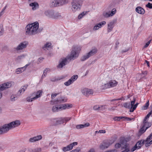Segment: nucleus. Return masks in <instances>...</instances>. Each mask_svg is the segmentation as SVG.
I'll return each instance as SVG.
<instances>
[{"label":"nucleus","instance_id":"nucleus-1","mask_svg":"<svg viewBox=\"0 0 152 152\" xmlns=\"http://www.w3.org/2000/svg\"><path fill=\"white\" fill-rule=\"evenodd\" d=\"M39 26V23L37 22L27 25L26 27V34L31 35L36 34Z\"/></svg>","mask_w":152,"mask_h":152},{"label":"nucleus","instance_id":"nucleus-2","mask_svg":"<svg viewBox=\"0 0 152 152\" xmlns=\"http://www.w3.org/2000/svg\"><path fill=\"white\" fill-rule=\"evenodd\" d=\"M20 124V121L16 120L8 124H6L1 127V128L3 134H4L7 132L11 128L18 126Z\"/></svg>","mask_w":152,"mask_h":152},{"label":"nucleus","instance_id":"nucleus-3","mask_svg":"<svg viewBox=\"0 0 152 152\" xmlns=\"http://www.w3.org/2000/svg\"><path fill=\"white\" fill-rule=\"evenodd\" d=\"M81 50L80 47L75 46L73 47L70 55H68L67 57L69 61L74 60L79 55V53Z\"/></svg>","mask_w":152,"mask_h":152},{"label":"nucleus","instance_id":"nucleus-4","mask_svg":"<svg viewBox=\"0 0 152 152\" xmlns=\"http://www.w3.org/2000/svg\"><path fill=\"white\" fill-rule=\"evenodd\" d=\"M45 14L48 17L53 19H57L61 17L60 13L52 10L45 11Z\"/></svg>","mask_w":152,"mask_h":152},{"label":"nucleus","instance_id":"nucleus-5","mask_svg":"<svg viewBox=\"0 0 152 152\" xmlns=\"http://www.w3.org/2000/svg\"><path fill=\"white\" fill-rule=\"evenodd\" d=\"M118 82L115 80H111L107 83L104 84L101 86V89L103 90H105L107 88H110L111 87L116 86Z\"/></svg>","mask_w":152,"mask_h":152},{"label":"nucleus","instance_id":"nucleus-6","mask_svg":"<svg viewBox=\"0 0 152 152\" xmlns=\"http://www.w3.org/2000/svg\"><path fill=\"white\" fill-rule=\"evenodd\" d=\"M151 126V122L143 120V124L142 125V127L139 131V133L142 134L145 132L146 130Z\"/></svg>","mask_w":152,"mask_h":152},{"label":"nucleus","instance_id":"nucleus-7","mask_svg":"<svg viewBox=\"0 0 152 152\" xmlns=\"http://www.w3.org/2000/svg\"><path fill=\"white\" fill-rule=\"evenodd\" d=\"M80 0H74L72 3V9L73 12L80 10L81 5Z\"/></svg>","mask_w":152,"mask_h":152},{"label":"nucleus","instance_id":"nucleus-8","mask_svg":"<svg viewBox=\"0 0 152 152\" xmlns=\"http://www.w3.org/2000/svg\"><path fill=\"white\" fill-rule=\"evenodd\" d=\"M97 50L96 49H94L91 50L86 55L83 56L81 58V61H84L88 59L90 56H93L97 52Z\"/></svg>","mask_w":152,"mask_h":152},{"label":"nucleus","instance_id":"nucleus-9","mask_svg":"<svg viewBox=\"0 0 152 152\" xmlns=\"http://www.w3.org/2000/svg\"><path fill=\"white\" fill-rule=\"evenodd\" d=\"M71 119V117H68L64 118H61L57 120L55 119V120L56 122V125L63 124L64 123H66L67 122L69 121Z\"/></svg>","mask_w":152,"mask_h":152},{"label":"nucleus","instance_id":"nucleus-10","mask_svg":"<svg viewBox=\"0 0 152 152\" xmlns=\"http://www.w3.org/2000/svg\"><path fill=\"white\" fill-rule=\"evenodd\" d=\"M13 83L12 82H9L2 84L0 85V91L10 88L12 86V83Z\"/></svg>","mask_w":152,"mask_h":152},{"label":"nucleus","instance_id":"nucleus-11","mask_svg":"<svg viewBox=\"0 0 152 152\" xmlns=\"http://www.w3.org/2000/svg\"><path fill=\"white\" fill-rule=\"evenodd\" d=\"M68 58L66 57L65 58H62L59 61V64L57 66L58 68H62L67 63Z\"/></svg>","mask_w":152,"mask_h":152},{"label":"nucleus","instance_id":"nucleus-12","mask_svg":"<svg viewBox=\"0 0 152 152\" xmlns=\"http://www.w3.org/2000/svg\"><path fill=\"white\" fill-rule=\"evenodd\" d=\"M28 44V43L27 41L23 42L20 43L15 49L17 51L22 50L26 48Z\"/></svg>","mask_w":152,"mask_h":152},{"label":"nucleus","instance_id":"nucleus-13","mask_svg":"<svg viewBox=\"0 0 152 152\" xmlns=\"http://www.w3.org/2000/svg\"><path fill=\"white\" fill-rule=\"evenodd\" d=\"M77 142H73L67 146L63 147L62 148V150L64 152L70 150L73 148V147L77 145Z\"/></svg>","mask_w":152,"mask_h":152},{"label":"nucleus","instance_id":"nucleus-14","mask_svg":"<svg viewBox=\"0 0 152 152\" xmlns=\"http://www.w3.org/2000/svg\"><path fill=\"white\" fill-rule=\"evenodd\" d=\"M135 98L134 97L133 100L131 101V104L129 102H125L123 104V106L124 107L130 109V110L132 109V107L135 103Z\"/></svg>","mask_w":152,"mask_h":152},{"label":"nucleus","instance_id":"nucleus-15","mask_svg":"<svg viewBox=\"0 0 152 152\" xmlns=\"http://www.w3.org/2000/svg\"><path fill=\"white\" fill-rule=\"evenodd\" d=\"M82 93L86 96L92 94H93V91L91 89H89L88 88H84L82 90Z\"/></svg>","mask_w":152,"mask_h":152},{"label":"nucleus","instance_id":"nucleus-16","mask_svg":"<svg viewBox=\"0 0 152 152\" xmlns=\"http://www.w3.org/2000/svg\"><path fill=\"white\" fill-rule=\"evenodd\" d=\"M115 22L114 20H112L110 22L107 24V32L109 33L113 30V29L114 26Z\"/></svg>","mask_w":152,"mask_h":152},{"label":"nucleus","instance_id":"nucleus-17","mask_svg":"<svg viewBox=\"0 0 152 152\" xmlns=\"http://www.w3.org/2000/svg\"><path fill=\"white\" fill-rule=\"evenodd\" d=\"M42 137L41 135H39L31 138L29 139V141L31 142H33L42 139Z\"/></svg>","mask_w":152,"mask_h":152},{"label":"nucleus","instance_id":"nucleus-18","mask_svg":"<svg viewBox=\"0 0 152 152\" xmlns=\"http://www.w3.org/2000/svg\"><path fill=\"white\" fill-rule=\"evenodd\" d=\"M61 105H56L52 108V111L54 112H56L61 110Z\"/></svg>","mask_w":152,"mask_h":152},{"label":"nucleus","instance_id":"nucleus-19","mask_svg":"<svg viewBox=\"0 0 152 152\" xmlns=\"http://www.w3.org/2000/svg\"><path fill=\"white\" fill-rule=\"evenodd\" d=\"M106 22L105 21H103L99 23L96 24V25L94 27L93 29L94 30H98L99 28H101L102 25H105Z\"/></svg>","mask_w":152,"mask_h":152},{"label":"nucleus","instance_id":"nucleus-20","mask_svg":"<svg viewBox=\"0 0 152 152\" xmlns=\"http://www.w3.org/2000/svg\"><path fill=\"white\" fill-rule=\"evenodd\" d=\"M106 22L105 21H103L99 23L96 24V25L94 27L93 29L94 30H98L99 28H101L102 25H105Z\"/></svg>","mask_w":152,"mask_h":152},{"label":"nucleus","instance_id":"nucleus-21","mask_svg":"<svg viewBox=\"0 0 152 152\" xmlns=\"http://www.w3.org/2000/svg\"><path fill=\"white\" fill-rule=\"evenodd\" d=\"M28 86L27 85H26L21 86L18 93V95L19 96H20L27 89Z\"/></svg>","mask_w":152,"mask_h":152},{"label":"nucleus","instance_id":"nucleus-22","mask_svg":"<svg viewBox=\"0 0 152 152\" xmlns=\"http://www.w3.org/2000/svg\"><path fill=\"white\" fill-rule=\"evenodd\" d=\"M50 5L51 7H59L58 0H51Z\"/></svg>","mask_w":152,"mask_h":152},{"label":"nucleus","instance_id":"nucleus-23","mask_svg":"<svg viewBox=\"0 0 152 152\" xmlns=\"http://www.w3.org/2000/svg\"><path fill=\"white\" fill-rule=\"evenodd\" d=\"M109 145L110 143L109 142H104L100 144L99 147L101 149L103 150L107 148Z\"/></svg>","mask_w":152,"mask_h":152},{"label":"nucleus","instance_id":"nucleus-24","mask_svg":"<svg viewBox=\"0 0 152 152\" xmlns=\"http://www.w3.org/2000/svg\"><path fill=\"white\" fill-rule=\"evenodd\" d=\"M29 6L32 7V9L33 10H36L39 8V5L36 2H34L30 3Z\"/></svg>","mask_w":152,"mask_h":152},{"label":"nucleus","instance_id":"nucleus-25","mask_svg":"<svg viewBox=\"0 0 152 152\" xmlns=\"http://www.w3.org/2000/svg\"><path fill=\"white\" fill-rule=\"evenodd\" d=\"M135 11L137 13L141 15H143L145 13L144 9L140 6L137 7L135 9Z\"/></svg>","mask_w":152,"mask_h":152},{"label":"nucleus","instance_id":"nucleus-26","mask_svg":"<svg viewBox=\"0 0 152 152\" xmlns=\"http://www.w3.org/2000/svg\"><path fill=\"white\" fill-rule=\"evenodd\" d=\"M90 126L89 123H86L84 124L77 125L76 126V128L77 129H80L85 127H87Z\"/></svg>","mask_w":152,"mask_h":152},{"label":"nucleus","instance_id":"nucleus-27","mask_svg":"<svg viewBox=\"0 0 152 152\" xmlns=\"http://www.w3.org/2000/svg\"><path fill=\"white\" fill-rule=\"evenodd\" d=\"M72 106V104H66L64 105H61V107H62L61 110L66 109H69V108H71Z\"/></svg>","mask_w":152,"mask_h":152},{"label":"nucleus","instance_id":"nucleus-28","mask_svg":"<svg viewBox=\"0 0 152 152\" xmlns=\"http://www.w3.org/2000/svg\"><path fill=\"white\" fill-rule=\"evenodd\" d=\"M67 99L66 97H61L59 98H58L57 99V102L59 103H61L63 102H66Z\"/></svg>","mask_w":152,"mask_h":152},{"label":"nucleus","instance_id":"nucleus-29","mask_svg":"<svg viewBox=\"0 0 152 152\" xmlns=\"http://www.w3.org/2000/svg\"><path fill=\"white\" fill-rule=\"evenodd\" d=\"M68 0H58L59 7L66 4L68 2Z\"/></svg>","mask_w":152,"mask_h":152},{"label":"nucleus","instance_id":"nucleus-30","mask_svg":"<svg viewBox=\"0 0 152 152\" xmlns=\"http://www.w3.org/2000/svg\"><path fill=\"white\" fill-rule=\"evenodd\" d=\"M145 142L144 140H141L137 142L136 144V145L138 147V148L140 149L143 145Z\"/></svg>","mask_w":152,"mask_h":152},{"label":"nucleus","instance_id":"nucleus-31","mask_svg":"<svg viewBox=\"0 0 152 152\" xmlns=\"http://www.w3.org/2000/svg\"><path fill=\"white\" fill-rule=\"evenodd\" d=\"M18 95L16 94L12 95L10 98V100L12 102H14L17 100L18 98Z\"/></svg>","mask_w":152,"mask_h":152},{"label":"nucleus","instance_id":"nucleus-32","mask_svg":"<svg viewBox=\"0 0 152 152\" xmlns=\"http://www.w3.org/2000/svg\"><path fill=\"white\" fill-rule=\"evenodd\" d=\"M50 69L49 68H46L43 71V74L41 78L43 79L47 75V72L49 71H50Z\"/></svg>","mask_w":152,"mask_h":152},{"label":"nucleus","instance_id":"nucleus-33","mask_svg":"<svg viewBox=\"0 0 152 152\" xmlns=\"http://www.w3.org/2000/svg\"><path fill=\"white\" fill-rule=\"evenodd\" d=\"M147 73L148 72L146 71H142V73L139 75L141 77L140 79L145 78Z\"/></svg>","mask_w":152,"mask_h":152},{"label":"nucleus","instance_id":"nucleus-34","mask_svg":"<svg viewBox=\"0 0 152 152\" xmlns=\"http://www.w3.org/2000/svg\"><path fill=\"white\" fill-rule=\"evenodd\" d=\"M51 44L50 43L47 42L45 44L44 46L42 47V49L44 50H45V49H48V48H51Z\"/></svg>","mask_w":152,"mask_h":152},{"label":"nucleus","instance_id":"nucleus-35","mask_svg":"<svg viewBox=\"0 0 152 152\" xmlns=\"http://www.w3.org/2000/svg\"><path fill=\"white\" fill-rule=\"evenodd\" d=\"M149 105V101L148 102L143 106L142 107V110H144L147 109Z\"/></svg>","mask_w":152,"mask_h":152},{"label":"nucleus","instance_id":"nucleus-36","mask_svg":"<svg viewBox=\"0 0 152 152\" xmlns=\"http://www.w3.org/2000/svg\"><path fill=\"white\" fill-rule=\"evenodd\" d=\"M138 104V103H136L135 105L134 104L133 107H132V109H131L130 110V112H133L135 110Z\"/></svg>","mask_w":152,"mask_h":152},{"label":"nucleus","instance_id":"nucleus-37","mask_svg":"<svg viewBox=\"0 0 152 152\" xmlns=\"http://www.w3.org/2000/svg\"><path fill=\"white\" fill-rule=\"evenodd\" d=\"M73 83V82L70 79L68 81L65 82L64 84L65 86H68Z\"/></svg>","mask_w":152,"mask_h":152},{"label":"nucleus","instance_id":"nucleus-38","mask_svg":"<svg viewBox=\"0 0 152 152\" xmlns=\"http://www.w3.org/2000/svg\"><path fill=\"white\" fill-rule=\"evenodd\" d=\"M26 56V55L22 54L21 55L18 56L17 58V59L18 60H20L24 58Z\"/></svg>","mask_w":152,"mask_h":152},{"label":"nucleus","instance_id":"nucleus-39","mask_svg":"<svg viewBox=\"0 0 152 152\" xmlns=\"http://www.w3.org/2000/svg\"><path fill=\"white\" fill-rule=\"evenodd\" d=\"M103 15L104 17L106 18L111 16H110V12H104Z\"/></svg>","mask_w":152,"mask_h":152},{"label":"nucleus","instance_id":"nucleus-40","mask_svg":"<svg viewBox=\"0 0 152 152\" xmlns=\"http://www.w3.org/2000/svg\"><path fill=\"white\" fill-rule=\"evenodd\" d=\"M22 67L17 69L16 70V73L17 74H20L24 71V70H22Z\"/></svg>","mask_w":152,"mask_h":152},{"label":"nucleus","instance_id":"nucleus-41","mask_svg":"<svg viewBox=\"0 0 152 152\" xmlns=\"http://www.w3.org/2000/svg\"><path fill=\"white\" fill-rule=\"evenodd\" d=\"M77 75H75L73 76L70 79L74 82V81L77 80Z\"/></svg>","mask_w":152,"mask_h":152},{"label":"nucleus","instance_id":"nucleus-42","mask_svg":"<svg viewBox=\"0 0 152 152\" xmlns=\"http://www.w3.org/2000/svg\"><path fill=\"white\" fill-rule=\"evenodd\" d=\"M116 10L115 9L113 8L111 12H110V16H113L116 12Z\"/></svg>","mask_w":152,"mask_h":152},{"label":"nucleus","instance_id":"nucleus-43","mask_svg":"<svg viewBox=\"0 0 152 152\" xmlns=\"http://www.w3.org/2000/svg\"><path fill=\"white\" fill-rule=\"evenodd\" d=\"M123 117H115L113 118V119L115 121H119L120 120L124 118Z\"/></svg>","mask_w":152,"mask_h":152},{"label":"nucleus","instance_id":"nucleus-44","mask_svg":"<svg viewBox=\"0 0 152 152\" xmlns=\"http://www.w3.org/2000/svg\"><path fill=\"white\" fill-rule=\"evenodd\" d=\"M152 137V132L150 134V135L145 140L146 142H148L150 141L151 140V138Z\"/></svg>","mask_w":152,"mask_h":152},{"label":"nucleus","instance_id":"nucleus-45","mask_svg":"<svg viewBox=\"0 0 152 152\" xmlns=\"http://www.w3.org/2000/svg\"><path fill=\"white\" fill-rule=\"evenodd\" d=\"M139 148H138V147L137 146V145H135L131 149V152H133L136 150L139 149Z\"/></svg>","mask_w":152,"mask_h":152},{"label":"nucleus","instance_id":"nucleus-46","mask_svg":"<svg viewBox=\"0 0 152 152\" xmlns=\"http://www.w3.org/2000/svg\"><path fill=\"white\" fill-rule=\"evenodd\" d=\"M86 12L85 13L84 12H83L78 15V18L79 19H81L83 16L86 13Z\"/></svg>","mask_w":152,"mask_h":152},{"label":"nucleus","instance_id":"nucleus-47","mask_svg":"<svg viewBox=\"0 0 152 152\" xmlns=\"http://www.w3.org/2000/svg\"><path fill=\"white\" fill-rule=\"evenodd\" d=\"M61 92H60L57 93L55 94H52L51 95V97L52 99H53L55 98L56 96L58 94L61 93Z\"/></svg>","mask_w":152,"mask_h":152},{"label":"nucleus","instance_id":"nucleus-48","mask_svg":"<svg viewBox=\"0 0 152 152\" xmlns=\"http://www.w3.org/2000/svg\"><path fill=\"white\" fill-rule=\"evenodd\" d=\"M42 91L41 90L38 91L37 93L36 96H38V98L39 97L41 96L42 94Z\"/></svg>","mask_w":152,"mask_h":152},{"label":"nucleus","instance_id":"nucleus-49","mask_svg":"<svg viewBox=\"0 0 152 152\" xmlns=\"http://www.w3.org/2000/svg\"><path fill=\"white\" fill-rule=\"evenodd\" d=\"M99 107V110L101 111H103L106 108V105H105L100 106Z\"/></svg>","mask_w":152,"mask_h":152},{"label":"nucleus","instance_id":"nucleus-50","mask_svg":"<svg viewBox=\"0 0 152 152\" xmlns=\"http://www.w3.org/2000/svg\"><path fill=\"white\" fill-rule=\"evenodd\" d=\"M145 6L151 9L152 8V3L148 2Z\"/></svg>","mask_w":152,"mask_h":152},{"label":"nucleus","instance_id":"nucleus-51","mask_svg":"<svg viewBox=\"0 0 152 152\" xmlns=\"http://www.w3.org/2000/svg\"><path fill=\"white\" fill-rule=\"evenodd\" d=\"M151 115V114L149 113L145 117L143 120L145 121H148V119L150 117Z\"/></svg>","mask_w":152,"mask_h":152},{"label":"nucleus","instance_id":"nucleus-52","mask_svg":"<svg viewBox=\"0 0 152 152\" xmlns=\"http://www.w3.org/2000/svg\"><path fill=\"white\" fill-rule=\"evenodd\" d=\"M64 77H59L58 79H56V78H52L51 79V81L52 82H55L58 80H60L63 79Z\"/></svg>","mask_w":152,"mask_h":152},{"label":"nucleus","instance_id":"nucleus-53","mask_svg":"<svg viewBox=\"0 0 152 152\" xmlns=\"http://www.w3.org/2000/svg\"><path fill=\"white\" fill-rule=\"evenodd\" d=\"M121 144L119 143H117L115 144V148L118 149L121 147Z\"/></svg>","mask_w":152,"mask_h":152},{"label":"nucleus","instance_id":"nucleus-54","mask_svg":"<svg viewBox=\"0 0 152 152\" xmlns=\"http://www.w3.org/2000/svg\"><path fill=\"white\" fill-rule=\"evenodd\" d=\"M151 39L150 40H149L147 43H146L145 45L144 46V48H146L149 45L150 43H151Z\"/></svg>","mask_w":152,"mask_h":152},{"label":"nucleus","instance_id":"nucleus-55","mask_svg":"<svg viewBox=\"0 0 152 152\" xmlns=\"http://www.w3.org/2000/svg\"><path fill=\"white\" fill-rule=\"evenodd\" d=\"M96 132L98 133H106V131L105 130H100L99 131H96Z\"/></svg>","mask_w":152,"mask_h":152},{"label":"nucleus","instance_id":"nucleus-56","mask_svg":"<svg viewBox=\"0 0 152 152\" xmlns=\"http://www.w3.org/2000/svg\"><path fill=\"white\" fill-rule=\"evenodd\" d=\"M41 149L40 148H36L34 150V152H41Z\"/></svg>","mask_w":152,"mask_h":152},{"label":"nucleus","instance_id":"nucleus-57","mask_svg":"<svg viewBox=\"0 0 152 152\" xmlns=\"http://www.w3.org/2000/svg\"><path fill=\"white\" fill-rule=\"evenodd\" d=\"M99 106L98 105H96L94 106L93 109L95 110H99Z\"/></svg>","mask_w":152,"mask_h":152},{"label":"nucleus","instance_id":"nucleus-58","mask_svg":"<svg viewBox=\"0 0 152 152\" xmlns=\"http://www.w3.org/2000/svg\"><path fill=\"white\" fill-rule=\"evenodd\" d=\"M119 44V42L118 41H117L115 43V49H117L118 47V45Z\"/></svg>","mask_w":152,"mask_h":152},{"label":"nucleus","instance_id":"nucleus-59","mask_svg":"<svg viewBox=\"0 0 152 152\" xmlns=\"http://www.w3.org/2000/svg\"><path fill=\"white\" fill-rule=\"evenodd\" d=\"M124 117V118H125V119H126V121H130L132 119H133V118H128V117Z\"/></svg>","mask_w":152,"mask_h":152},{"label":"nucleus","instance_id":"nucleus-60","mask_svg":"<svg viewBox=\"0 0 152 152\" xmlns=\"http://www.w3.org/2000/svg\"><path fill=\"white\" fill-rule=\"evenodd\" d=\"M38 96H36L35 97L31 98V102L33 101L36 99H37L38 98Z\"/></svg>","mask_w":152,"mask_h":152},{"label":"nucleus","instance_id":"nucleus-61","mask_svg":"<svg viewBox=\"0 0 152 152\" xmlns=\"http://www.w3.org/2000/svg\"><path fill=\"white\" fill-rule=\"evenodd\" d=\"M129 50V49H126L124 50H123L121 51V53L123 54L124 53L127 52Z\"/></svg>","mask_w":152,"mask_h":152},{"label":"nucleus","instance_id":"nucleus-62","mask_svg":"<svg viewBox=\"0 0 152 152\" xmlns=\"http://www.w3.org/2000/svg\"><path fill=\"white\" fill-rule=\"evenodd\" d=\"M4 31V29L3 28H2L1 30L0 31V36L2 35Z\"/></svg>","mask_w":152,"mask_h":152},{"label":"nucleus","instance_id":"nucleus-63","mask_svg":"<svg viewBox=\"0 0 152 152\" xmlns=\"http://www.w3.org/2000/svg\"><path fill=\"white\" fill-rule=\"evenodd\" d=\"M30 64V63L26 64L25 66L22 67V68H24L23 69L24 71L26 69L27 67Z\"/></svg>","mask_w":152,"mask_h":152},{"label":"nucleus","instance_id":"nucleus-64","mask_svg":"<svg viewBox=\"0 0 152 152\" xmlns=\"http://www.w3.org/2000/svg\"><path fill=\"white\" fill-rule=\"evenodd\" d=\"M26 100L28 102H31V98L30 97H28L26 98Z\"/></svg>","mask_w":152,"mask_h":152}]
</instances>
